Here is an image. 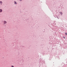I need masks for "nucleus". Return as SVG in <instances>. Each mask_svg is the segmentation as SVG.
Returning <instances> with one entry per match:
<instances>
[{
	"mask_svg": "<svg viewBox=\"0 0 67 67\" xmlns=\"http://www.w3.org/2000/svg\"><path fill=\"white\" fill-rule=\"evenodd\" d=\"M7 23V21L4 20L3 21V24H4V25H5V24H6Z\"/></svg>",
	"mask_w": 67,
	"mask_h": 67,
	"instance_id": "nucleus-1",
	"label": "nucleus"
},
{
	"mask_svg": "<svg viewBox=\"0 0 67 67\" xmlns=\"http://www.w3.org/2000/svg\"><path fill=\"white\" fill-rule=\"evenodd\" d=\"M3 4V2L2 1H0V4L1 5H2V4Z\"/></svg>",
	"mask_w": 67,
	"mask_h": 67,
	"instance_id": "nucleus-2",
	"label": "nucleus"
},
{
	"mask_svg": "<svg viewBox=\"0 0 67 67\" xmlns=\"http://www.w3.org/2000/svg\"><path fill=\"white\" fill-rule=\"evenodd\" d=\"M2 12V9H0V12H1H1Z\"/></svg>",
	"mask_w": 67,
	"mask_h": 67,
	"instance_id": "nucleus-3",
	"label": "nucleus"
},
{
	"mask_svg": "<svg viewBox=\"0 0 67 67\" xmlns=\"http://www.w3.org/2000/svg\"><path fill=\"white\" fill-rule=\"evenodd\" d=\"M60 13L61 14V15H63V13L62 12H60Z\"/></svg>",
	"mask_w": 67,
	"mask_h": 67,
	"instance_id": "nucleus-4",
	"label": "nucleus"
},
{
	"mask_svg": "<svg viewBox=\"0 0 67 67\" xmlns=\"http://www.w3.org/2000/svg\"><path fill=\"white\" fill-rule=\"evenodd\" d=\"M14 4H17V3H16V2H15V1H14Z\"/></svg>",
	"mask_w": 67,
	"mask_h": 67,
	"instance_id": "nucleus-5",
	"label": "nucleus"
},
{
	"mask_svg": "<svg viewBox=\"0 0 67 67\" xmlns=\"http://www.w3.org/2000/svg\"><path fill=\"white\" fill-rule=\"evenodd\" d=\"M55 18H57V19H59V18H58V16H56V17H55Z\"/></svg>",
	"mask_w": 67,
	"mask_h": 67,
	"instance_id": "nucleus-6",
	"label": "nucleus"
},
{
	"mask_svg": "<svg viewBox=\"0 0 67 67\" xmlns=\"http://www.w3.org/2000/svg\"><path fill=\"white\" fill-rule=\"evenodd\" d=\"M22 0H19V1L21 2L22 1Z\"/></svg>",
	"mask_w": 67,
	"mask_h": 67,
	"instance_id": "nucleus-7",
	"label": "nucleus"
},
{
	"mask_svg": "<svg viewBox=\"0 0 67 67\" xmlns=\"http://www.w3.org/2000/svg\"><path fill=\"white\" fill-rule=\"evenodd\" d=\"M11 67H14V66H13V65H12L11 66Z\"/></svg>",
	"mask_w": 67,
	"mask_h": 67,
	"instance_id": "nucleus-8",
	"label": "nucleus"
},
{
	"mask_svg": "<svg viewBox=\"0 0 67 67\" xmlns=\"http://www.w3.org/2000/svg\"><path fill=\"white\" fill-rule=\"evenodd\" d=\"M65 35H67V33H65Z\"/></svg>",
	"mask_w": 67,
	"mask_h": 67,
	"instance_id": "nucleus-9",
	"label": "nucleus"
},
{
	"mask_svg": "<svg viewBox=\"0 0 67 67\" xmlns=\"http://www.w3.org/2000/svg\"><path fill=\"white\" fill-rule=\"evenodd\" d=\"M64 38H65V37H64Z\"/></svg>",
	"mask_w": 67,
	"mask_h": 67,
	"instance_id": "nucleus-10",
	"label": "nucleus"
}]
</instances>
